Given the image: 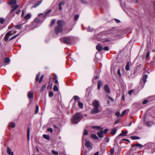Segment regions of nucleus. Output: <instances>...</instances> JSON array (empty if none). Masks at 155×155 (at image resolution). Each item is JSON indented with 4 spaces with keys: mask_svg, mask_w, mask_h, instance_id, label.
<instances>
[{
    "mask_svg": "<svg viewBox=\"0 0 155 155\" xmlns=\"http://www.w3.org/2000/svg\"><path fill=\"white\" fill-rule=\"evenodd\" d=\"M97 49L99 51H101L103 49V47L100 44H98L96 47Z\"/></svg>",
    "mask_w": 155,
    "mask_h": 155,
    "instance_id": "12",
    "label": "nucleus"
},
{
    "mask_svg": "<svg viewBox=\"0 0 155 155\" xmlns=\"http://www.w3.org/2000/svg\"><path fill=\"white\" fill-rule=\"evenodd\" d=\"M43 137L45 139H47V140H50L49 136L48 135L43 134Z\"/></svg>",
    "mask_w": 155,
    "mask_h": 155,
    "instance_id": "25",
    "label": "nucleus"
},
{
    "mask_svg": "<svg viewBox=\"0 0 155 155\" xmlns=\"http://www.w3.org/2000/svg\"><path fill=\"white\" fill-rule=\"evenodd\" d=\"M18 35L17 34V35H16L13 36L9 40L10 41H11L12 40L15 39V38L17 37Z\"/></svg>",
    "mask_w": 155,
    "mask_h": 155,
    "instance_id": "40",
    "label": "nucleus"
},
{
    "mask_svg": "<svg viewBox=\"0 0 155 155\" xmlns=\"http://www.w3.org/2000/svg\"><path fill=\"white\" fill-rule=\"evenodd\" d=\"M117 74L120 76H121V74L120 72V69H119L118 70Z\"/></svg>",
    "mask_w": 155,
    "mask_h": 155,
    "instance_id": "62",
    "label": "nucleus"
},
{
    "mask_svg": "<svg viewBox=\"0 0 155 155\" xmlns=\"http://www.w3.org/2000/svg\"><path fill=\"white\" fill-rule=\"evenodd\" d=\"M104 90L105 92L107 94H109L110 93V91L109 87L107 84H105L104 86Z\"/></svg>",
    "mask_w": 155,
    "mask_h": 155,
    "instance_id": "10",
    "label": "nucleus"
},
{
    "mask_svg": "<svg viewBox=\"0 0 155 155\" xmlns=\"http://www.w3.org/2000/svg\"><path fill=\"white\" fill-rule=\"evenodd\" d=\"M73 39V37H67L61 38L60 40L63 43L66 44H70Z\"/></svg>",
    "mask_w": 155,
    "mask_h": 155,
    "instance_id": "5",
    "label": "nucleus"
},
{
    "mask_svg": "<svg viewBox=\"0 0 155 155\" xmlns=\"http://www.w3.org/2000/svg\"><path fill=\"white\" fill-rule=\"evenodd\" d=\"M134 91L133 90H130L128 92L129 94L130 95H131L132 94V93L134 92Z\"/></svg>",
    "mask_w": 155,
    "mask_h": 155,
    "instance_id": "56",
    "label": "nucleus"
},
{
    "mask_svg": "<svg viewBox=\"0 0 155 155\" xmlns=\"http://www.w3.org/2000/svg\"><path fill=\"white\" fill-rule=\"evenodd\" d=\"M128 133L127 131H123L122 132L121 134H119V136H124L125 135Z\"/></svg>",
    "mask_w": 155,
    "mask_h": 155,
    "instance_id": "19",
    "label": "nucleus"
},
{
    "mask_svg": "<svg viewBox=\"0 0 155 155\" xmlns=\"http://www.w3.org/2000/svg\"><path fill=\"white\" fill-rule=\"evenodd\" d=\"M49 96L50 97H52L53 96V92L50 91L49 94Z\"/></svg>",
    "mask_w": 155,
    "mask_h": 155,
    "instance_id": "44",
    "label": "nucleus"
},
{
    "mask_svg": "<svg viewBox=\"0 0 155 155\" xmlns=\"http://www.w3.org/2000/svg\"><path fill=\"white\" fill-rule=\"evenodd\" d=\"M137 146L140 147H142L143 146L140 143L135 144L133 145L132 147Z\"/></svg>",
    "mask_w": 155,
    "mask_h": 155,
    "instance_id": "23",
    "label": "nucleus"
},
{
    "mask_svg": "<svg viewBox=\"0 0 155 155\" xmlns=\"http://www.w3.org/2000/svg\"><path fill=\"white\" fill-rule=\"evenodd\" d=\"M79 15H76L74 16V20H76L79 18Z\"/></svg>",
    "mask_w": 155,
    "mask_h": 155,
    "instance_id": "54",
    "label": "nucleus"
},
{
    "mask_svg": "<svg viewBox=\"0 0 155 155\" xmlns=\"http://www.w3.org/2000/svg\"><path fill=\"white\" fill-rule=\"evenodd\" d=\"M43 77H44V75H42L41 76L40 78V79L39 81V82L40 83H41L42 82V80L43 78Z\"/></svg>",
    "mask_w": 155,
    "mask_h": 155,
    "instance_id": "51",
    "label": "nucleus"
},
{
    "mask_svg": "<svg viewBox=\"0 0 155 155\" xmlns=\"http://www.w3.org/2000/svg\"><path fill=\"white\" fill-rule=\"evenodd\" d=\"M74 98L75 100V101H77V100L79 99V97L78 96H74Z\"/></svg>",
    "mask_w": 155,
    "mask_h": 155,
    "instance_id": "39",
    "label": "nucleus"
},
{
    "mask_svg": "<svg viewBox=\"0 0 155 155\" xmlns=\"http://www.w3.org/2000/svg\"><path fill=\"white\" fill-rule=\"evenodd\" d=\"M15 122H12L10 124V125H9L10 127H12V128L15 127Z\"/></svg>",
    "mask_w": 155,
    "mask_h": 155,
    "instance_id": "30",
    "label": "nucleus"
},
{
    "mask_svg": "<svg viewBox=\"0 0 155 155\" xmlns=\"http://www.w3.org/2000/svg\"><path fill=\"white\" fill-rule=\"evenodd\" d=\"M92 104L93 108L90 111L91 114H94L100 112V110L99 108L100 104L99 101L97 100H94L92 102Z\"/></svg>",
    "mask_w": 155,
    "mask_h": 155,
    "instance_id": "1",
    "label": "nucleus"
},
{
    "mask_svg": "<svg viewBox=\"0 0 155 155\" xmlns=\"http://www.w3.org/2000/svg\"><path fill=\"white\" fill-rule=\"evenodd\" d=\"M53 90L54 91H58V88L57 85H54L53 87Z\"/></svg>",
    "mask_w": 155,
    "mask_h": 155,
    "instance_id": "32",
    "label": "nucleus"
},
{
    "mask_svg": "<svg viewBox=\"0 0 155 155\" xmlns=\"http://www.w3.org/2000/svg\"><path fill=\"white\" fill-rule=\"evenodd\" d=\"M152 146V144L150 143H148L144 145V146L147 149H149L151 148Z\"/></svg>",
    "mask_w": 155,
    "mask_h": 155,
    "instance_id": "14",
    "label": "nucleus"
},
{
    "mask_svg": "<svg viewBox=\"0 0 155 155\" xmlns=\"http://www.w3.org/2000/svg\"><path fill=\"white\" fill-rule=\"evenodd\" d=\"M7 152L9 155H14L13 152L12 151L11 149L9 147L7 148Z\"/></svg>",
    "mask_w": 155,
    "mask_h": 155,
    "instance_id": "15",
    "label": "nucleus"
},
{
    "mask_svg": "<svg viewBox=\"0 0 155 155\" xmlns=\"http://www.w3.org/2000/svg\"><path fill=\"white\" fill-rule=\"evenodd\" d=\"M103 134V131L102 130H101L100 132H97V134L100 138H103L104 137Z\"/></svg>",
    "mask_w": 155,
    "mask_h": 155,
    "instance_id": "13",
    "label": "nucleus"
},
{
    "mask_svg": "<svg viewBox=\"0 0 155 155\" xmlns=\"http://www.w3.org/2000/svg\"><path fill=\"white\" fill-rule=\"evenodd\" d=\"M9 32H11V34H12V35L15 34L17 32V31L15 30H12L11 31H9Z\"/></svg>",
    "mask_w": 155,
    "mask_h": 155,
    "instance_id": "38",
    "label": "nucleus"
},
{
    "mask_svg": "<svg viewBox=\"0 0 155 155\" xmlns=\"http://www.w3.org/2000/svg\"><path fill=\"white\" fill-rule=\"evenodd\" d=\"M55 20L54 19H53L51 21L50 24V26L53 25L55 23Z\"/></svg>",
    "mask_w": 155,
    "mask_h": 155,
    "instance_id": "42",
    "label": "nucleus"
},
{
    "mask_svg": "<svg viewBox=\"0 0 155 155\" xmlns=\"http://www.w3.org/2000/svg\"><path fill=\"white\" fill-rule=\"evenodd\" d=\"M123 9L127 14H128V15H130V11H127L125 10L124 8H123Z\"/></svg>",
    "mask_w": 155,
    "mask_h": 155,
    "instance_id": "63",
    "label": "nucleus"
},
{
    "mask_svg": "<svg viewBox=\"0 0 155 155\" xmlns=\"http://www.w3.org/2000/svg\"><path fill=\"white\" fill-rule=\"evenodd\" d=\"M40 73H39L36 75V78H35V80L36 81H37L38 80L39 78L40 77Z\"/></svg>",
    "mask_w": 155,
    "mask_h": 155,
    "instance_id": "31",
    "label": "nucleus"
},
{
    "mask_svg": "<svg viewBox=\"0 0 155 155\" xmlns=\"http://www.w3.org/2000/svg\"><path fill=\"white\" fill-rule=\"evenodd\" d=\"M10 61V59L8 58H5L4 60V62L5 63H9Z\"/></svg>",
    "mask_w": 155,
    "mask_h": 155,
    "instance_id": "22",
    "label": "nucleus"
},
{
    "mask_svg": "<svg viewBox=\"0 0 155 155\" xmlns=\"http://www.w3.org/2000/svg\"><path fill=\"white\" fill-rule=\"evenodd\" d=\"M87 131L86 130H84L83 133L84 135H87Z\"/></svg>",
    "mask_w": 155,
    "mask_h": 155,
    "instance_id": "52",
    "label": "nucleus"
},
{
    "mask_svg": "<svg viewBox=\"0 0 155 155\" xmlns=\"http://www.w3.org/2000/svg\"><path fill=\"white\" fill-rule=\"evenodd\" d=\"M52 153L53 154L55 155H58V152L54 150H52Z\"/></svg>",
    "mask_w": 155,
    "mask_h": 155,
    "instance_id": "34",
    "label": "nucleus"
},
{
    "mask_svg": "<svg viewBox=\"0 0 155 155\" xmlns=\"http://www.w3.org/2000/svg\"><path fill=\"white\" fill-rule=\"evenodd\" d=\"M31 17V15L30 14H27L24 17V18L25 19H29Z\"/></svg>",
    "mask_w": 155,
    "mask_h": 155,
    "instance_id": "27",
    "label": "nucleus"
},
{
    "mask_svg": "<svg viewBox=\"0 0 155 155\" xmlns=\"http://www.w3.org/2000/svg\"><path fill=\"white\" fill-rule=\"evenodd\" d=\"M39 21V19L38 18H36L34 20L35 23H38Z\"/></svg>",
    "mask_w": 155,
    "mask_h": 155,
    "instance_id": "49",
    "label": "nucleus"
},
{
    "mask_svg": "<svg viewBox=\"0 0 155 155\" xmlns=\"http://www.w3.org/2000/svg\"><path fill=\"white\" fill-rule=\"evenodd\" d=\"M107 131H108V129H105L104 130V132H103V133L104 132L105 134H107Z\"/></svg>",
    "mask_w": 155,
    "mask_h": 155,
    "instance_id": "64",
    "label": "nucleus"
},
{
    "mask_svg": "<svg viewBox=\"0 0 155 155\" xmlns=\"http://www.w3.org/2000/svg\"><path fill=\"white\" fill-rule=\"evenodd\" d=\"M39 110V107L38 105H37L36 107V110L35 111V114H36L38 111Z\"/></svg>",
    "mask_w": 155,
    "mask_h": 155,
    "instance_id": "36",
    "label": "nucleus"
},
{
    "mask_svg": "<svg viewBox=\"0 0 155 155\" xmlns=\"http://www.w3.org/2000/svg\"><path fill=\"white\" fill-rule=\"evenodd\" d=\"M153 124V122H152V121L147 122L146 123L147 125V126H152Z\"/></svg>",
    "mask_w": 155,
    "mask_h": 155,
    "instance_id": "24",
    "label": "nucleus"
},
{
    "mask_svg": "<svg viewBox=\"0 0 155 155\" xmlns=\"http://www.w3.org/2000/svg\"><path fill=\"white\" fill-rule=\"evenodd\" d=\"M87 30L89 31H92L93 30V28H91L89 27L87 29Z\"/></svg>",
    "mask_w": 155,
    "mask_h": 155,
    "instance_id": "53",
    "label": "nucleus"
},
{
    "mask_svg": "<svg viewBox=\"0 0 155 155\" xmlns=\"http://www.w3.org/2000/svg\"><path fill=\"white\" fill-rule=\"evenodd\" d=\"M99 77V74L98 73L97 74V75L95 76V78L96 79H98Z\"/></svg>",
    "mask_w": 155,
    "mask_h": 155,
    "instance_id": "57",
    "label": "nucleus"
},
{
    "mask_svg": "<svg viewBox=\"0 0 155 155\" xmlns=\"http://www.w3.org/2000/svg\"><path fill=\"white\" fill-rule=\"evenodd\" d=\"M83 118L82 114L80 113H77L72 117L71 122L74 124H76L80 122Z\"/></svg>",
    "mask_w": 155,
    "mask_h": 155,
    "instance_id": "2",
    "label": "nucleus"
},
{
    "mask_svg": "<svg viewBox=\"0 0 155 155\" xmlns=\"http://www.w3.org/2000/svg\"><path fill=\"white\" fill-rule=\"evenodd\" d=\"M46 85H43L41 87V91H42L46 87Z\"/></svg>",
    "mask_w": 155,
    "mask_h": 155,
    "instance_id": "47",
    "label": "nucleus"
},
{
    "mask_svg": "<svg viewBox=\"0 0 155 155\" xmlns=\"http://www.w3.org/2000/svg\"><path fill=\"white\" fill-rule=\"evenodd\" d=\"M91 137L94 140H97L98 138L97 137L95 134H92Z\"/></svg>",
    "mask_w": 155,
    "mask_h": 155,
    "instance_id": "26",
    "label": "nucleus"
},
{
    "mask_svg": "<svg viewBox=\"0 0 155 155\" xmlns=\"http://www.w3.org/2000/svg\"><path fill=\"white\" fill-rule=\"evenodd\" d=\"M30 128L28 127V128L27 133V136L28 141H29L30 139Z\"/></svg>",
    "mask_w": 155,
    "mask_h": 155,
    "instance_id": "18",
    "label": "nucleus"
},
{
    "mask_svg": "<svg viewBox=\"0 0 155 155\" xmlns=\"http://www.w3.org/2000/svg\"><path fill=\"white\" fill-rule=\"evenodd\" d=\"M65 3L64 1H62L61 2L58 4V9L59 10H61L62 9V6H63Z\"/></svg>",
    "mask_w": 155,
    "mask_h": 155,
    "instance_id": "9",
    "label": "nucleus"
},
{
    "mask_svg": "<svg viewBox=\"0 0 155 155\" xmlns=\"http://www.w3.org/2000/svg\"><path fill=\"white\" fill-rule=\"evenodd\" d=\"M41 1H40L37 4H34V5L32 6V7L33 8H35L39 5L41 3Z\"/></svg>",
    "mask_w": 155,
    "mask_h": 155,
    "instance_id": "28",
    "label": "nucleus"
},
{
    "mask_svg": "<svg viewBox=\"0 0 155 155\" xmlns=\"http://www.w3.org/2000/svg\"><path fill=\"white\" fill-rule=\"evenodd\" d=\"M115 114H116V116L118 117H121V114H120V112L119 111L116 112Z\"/></svg>",
    "mask_w": 155,
    "mask_h": 155,
    "instance_id": "37",
    "label": "nucleus"
},
{
    "mask_svg": "<svg viewBox=\"0 0 155 155\" xmlns=\"http://www.w3.org/2000/svg\"><path fill=\"white\" fill-rule=\"evenodd\" d=\"M147 77V75L146 74H145L144 75L143 78L142 80L144 84H145L146 82V81Z\"/></svg>",
    "mask_w": 155,
    "mask_h": 155,
    "instance_id": "17",
    "label": "nucleus"
},
{
    "mask_svg": "<svg viewBox=\"0 0 155 155\" xmlns=\"http://www.w3.org/2000/svg\"><path fill=\"white\" fill-rule=\"evenodd\" d=\"M47 130L48 131L50 132L51 133H52V132H53V129L51 128H48L47 129Z\"/></svg>",
    "mask_w": 155,
    "mask_h": 155,
    "instance_id": "55",
    "label": "nucleus"
},
{
    "mask_svg": "<svg viewBox=\"0 0 155 155\" xmlns=\"http://www.w3.org/2000/svg\"><path fill=\"white\" fill-rule=\"evenodd\" d=\"M113 36L114 38H116L117 39H119L120 38H121V37L118 36L117 35H114Z\"/></svg>",
    "mask_w": 155,
    "mask_h": 155,
    "instance_id": "48",
    "label": "nucleus"
},
{
    "mask_svg": "<svg viewBox=\"0 0 155 155\" xmlns=\"http://www.w3.org/2000/svg\"><path fill=\"white\" fill-rule=\"evenodd\" d=\"M149 101L147 100H144L142 104H145L147 103Z\"/></svg>",
    "mask_w": 155,
    "mask_h": 155,
    "instance_id": "45",
    "label": "nucleus"
},
{
    "mask_svg": "<svg viewBox=\"0 0 155 155\" xmlns=\"http://www.w3.org/2000/svg\"><path fill=\"white\" fill-rule=\"evenodd\" d=\"M131 138L133 140H137L140 139L139 137L136 136H132L131 137Z\"/></svg>",
    "mask_w": 155,
    "mask_h": 155,
    "instance_id": "33",
    "label": "nucleus"
},
{
    "mask_svg": "<svg viewBox=\"0 0 155 155\" xmlns=\"http://www.w3.org/2000/svg\"><path fill=\"white\" fill-rule=\"evenodd\" d=\"M117 131V129L116 128H114L111 130L110 133L111 134L114 135L116 133Z\"/></svg>",
    "mask_w": 155,
    "mask_h": 155,
    "instance_id": "20",
    "label": "nucleus"
},
{
    "mask_svg": "<svg viewBox=\"0 0 155 155\" xmlns=\"http://www.w3.org/2000/svg\"><path fill=\"white\" fill-rule=\"evenodd\" d=\"M21 25H17L15 26V27L16 28H17L19 29L21 28Z\"/></svg>",
    "mask_w": 155,
    "mask_h": 155,
    "instance_id": "46",
    "label": "nucleus"
},
{
    "mask_svg": "<svg viewBox=\"0 0 155 155\" xmlns=\"http://www.w3.org/2000/svg\"><path fill=\"white\" fill-rule=\"evenodd\" d=\"M4 19L3 18H0V23L2 24H4Z\"/></svg>",
    "mask_w": 155,
    "mask_h": 155,
    "instance_id": "41",
    "label": "nucleus"
},
{
    "mask_svg": "<svg viewBox=\"0 0 155 155\" xmlns=\"http://www.w3.org/2000/svg\"><path fill=\"white\" fill-rule=\"evenodd\" d=\"M11 32H8L5 35L4 38V40L5 41H7L9 38V37L12 35V34H11Z\"/></svg>",
    "mask_w": 155,
    "mask_h": 155,
    "instance_id": "8",
    "label": "nucleus"
},
{
    "mask_svg": "<svg viewBox=\"0 0 155 155\" xmlns=\"http://www.w3.org/2000/svg\"><path fill=\"white\" fill-rule=\"evenodd\" d=\"M78 104L80 108H82L83 107V104L79 101H78Z\"/></svg>",
    "mask_w": 155,
    "mask_h": 155,
    "instance_id": "29",
    "label": "nucleus"
},
{
    "mask_svg": "<svg viewBox=\"0 0 155 155\" xmlns=\"http://www.w3.org/2000/svg\"><path fill=\"white\" fill-rule=\"evenodd\" d=\"M127 111V110H124L122 112L121 114V117L123 116L124 115V114L126 113V112Z\"/></svg>",
    "mask_w": 155,
    "mask_h": 155,
    "instance_id": "43",
    "label": "nucleus"
},
{
    "mask_svg": "<svg viewBox=\"0 0 155 155\" xmlns=\"http://www.w3.org/2000/svg\"><path fill=\"white\" fill-rule=\"evenodd\" d=\"M58 26L56 27L55 31L56 33L58 35L59 33L62 31V21L61 20H58L57 22Z\"/></svg>",
    "mask_w": 155,
    "mask_h": 155,
    "instance_id": "4",
    "label": "nucleus"
},
{
    "mask_svg": "<svg viewBox=\"0 0 155 155\" xmlns=\"http://www.w3.org/2000/svg\"><path fill=\"white\" fill-rule=\"evenodd\" d=\"M101 128L99 126H94L93 127V128L95 129L99 130Z\"/></svg>",
    "mask_w": 155,
    "mask_h": 155,
    "instance_id": "35",
    "label": "nucleus"
},
{
    "mask_svg": "<svg viewBox=\"0 0 155 155\" xmlns=\"http://www.w3.org/2000/svg\"><path fill=\"white\" fill-rule=\"evenodd\" d=\"M125 69L127 71H128L130 70V64L128 62L125 67Z\"/></svg>",
    "mask_w": 155,
    "mask_h": 155,
    "instance_id": "21",
    "label": "nucleus"
},
{
    "mask_svg": "<svg viewBox=\"0 0 155 155\" xmlns=\"http://www.w3.org/2000/svg\"><path fill=\"white\" fill-rule=\"evenodd\" d=\"M102 83L103 82L101 81L100 80L98 81L97 84L98 89V90H100V89Z\"/></svg>",
    "mask_w": 155,
    "mask_h": 155,
    "instance_id": "16",
    "label": "nucleus"
},
{
    "mask_svg": "<svg viewBox=\"0 0 155 155\" xmlns=\"http://www.w3.org/2000/svg\"><path fill=\"white\" fill-rule=\"evenodd\" d=\"M8 3L10 5L11 7L12 8L11 12V13L19 7V5H17L16 0H9L8 2Z\"/></svg>",
    "mask_w": 155,
    "mask_h": 155,
    "instance_id": "3",
    "label": "nucleus"
},
{
    "mask_svg": "<svg viewBox=\"0 0 155 155\" xmlns=\"http://www.w3.org/2000/svg\"><path fill=\"white\" fill-rule=\"evenodd\" d=\"M51 10H49L44 15L43 14V13H40L38 14V16H40L41 15L43 16V18H45L47 17H49L50 16V14H49V13L50 12Z\"/></svg>",
    "mask_w": 155,
    "mask_h": 155,
    "instance_id": "7",
    "label": "nucleus"
},
{
    "mask_svg": "<svg viewBox=\"0 0 155 155\" xmlns=\"http://www.w3.org/2000/svg\"><path fill=\"white\" fill-rule=\"evenodd\" d=\"M120 120V119H117L115 122L114 124H118Z\"/></svg>",
    "mask_w": 155,
    "mask_h": 155,
    "instance_id": "59",
    "label": "nucleus"
},
{
    "mask_svg": "<svg viewBox=\"0 0 155 155\" xmlns=\"http://www.w3.org/2000/svg\"><path fill=\"white\" fill-rule=\"evenodd\" d=\"M77 101H75L74 103H73V108L75 107L76 105L77 104Z\"/></svg>",
    "mask_w": 155,
    "mask_h": 155,
    "instance_id": "60",
    "label": "nucleus"
},
{
    "mask_svg": "<svg viewBox=\"0 0 155 155\" xmlns=\"http://www.w3.org/2000/svg\"><path fill=\"white\" fill-rule=\"evenodd\" d=\"M105 51H108L109 49V48L107 46H105L103 48Z\"/></svg>",
    "mask_w": 155,
    "mask_h": 155,
    "instance_id": "58",
    "label": "nucleus"
},
{
    "mask_svg": "<svg viewBox=\"0 0 155 155\" xmlns=\"http://www.w3.org/2000/svg\"><path fill=\"white\" fill-rule=\"evenodd\" d=\"M114 152V148H113L111 149L110 151V153L112 155Z\"/></svg>",
    "mask_w": 155,
    "mask_h": 155,
    "instance_id": "50",
    "label": "nucleus"
},
{
    "mask_svg": "<svg viewBox=\"0 0 155 155\" xmlns=\"http://www.w3.org/2000/svg\"><path fill=\"white\" fill-rule=\"evenodd\" d=\"M149 55H150V51H148L147 52V54L146 57V58H148V57H149Z\"/></svg>",
    "mask_w": 155,
    "mask_h": 155,
    "instance_id": "61",
    "label": "nucleus"
},
{
    "mask_svg": "<svg viewBox=\"0 0 155 155\" xmlns=\"http://www.w3.org/2000/svg\"><path fill=\"white\" fill-rule=\"evenodd\" d=\"M28 97L29 99H32L33 97V93L31 91L28 92Z\"/></svg>",
    "mask_w": 155,
    "mask_h": 155,
    "instance_id": "11",
    "label": "nucleus"
},
{
    "mask_svg": "<svg viewBox=\"0 0 155 155\" xmlns=\"http://www.w3.org/2000/svg\"><path fill=\"white\" fill-rule=\"evenodd\" d=\"M84 140L86 141L85 144V146L89 149H91L92 148V145L91 143L89 140H86L85 139H84V136L83 137L82 140V141Z\"/></svg>",
    "mask_w": 155,
    "mask_h": 155,
    "instance_id": "6",
    "label": "nucleus"
}]
</instances>
